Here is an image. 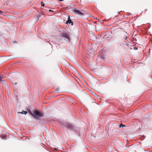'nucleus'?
I'll return each mask as SVG.
<instances>
[{
	"label": "nucleus",
	"instance_id": "nucleus-5",
	"mask_svg": "<svg viewBox=\"0 0 152 152\" xmlns=\"http://www.w3.org/2000/svg\"><path fill=\"white\" fill-rule=\"evenodd\" d=\"M71 23H72V25L73 24V22L70 19V16L69 15L68 16V20L66 22V24H68V23L70 24Z\"/></svg>",
	"mask_w": 152,
	"mask_h": 152
},
{
	"label": "nucleus",
	"instance_id": "nucleus-7",
	"mask_svg": "<svg viewBox=\"0 0 152 152\" xmlns=\"http://www.w3.org/2000/svg\"><path fill=\"white\" fill-rule=\"evenodd\" d=\"M4 77V76H0V83L2 81V79Z\"/></svg>",
	"mask_w": 152,
	"mask_h": 152
},
{
	"label": "nucleus",
	"instance_id": "nucleus-15",
	"mask_svg": "<svg viewBox=\"0 0 152 152\" xmlns=\"http://www.w3.org/2000/svg\"><path fill=\"white\" fill-rule=\"evenodd\" d=\"M60 1H63L64 0H59Z\"/></svg>",
	"mask_w": 152,
	"mask_h": 152
},
{
	"label": "nucleus",
	"instance_id": "nucleus-3",
	"mask_svg": "<svg viewBox=\"0 0 152 152\" xmlns=\"http://www.w3.org/2000/svg\"><path fill=\"white\" fill-rule=\"evenodd\" d=\"M72 9L74 12L76 14L80 15H83L84 14V13H82L80 10L76 9V8H72Z\"/></svg>",
	"mask_w": 152,
	"mask_h": 152
},
{
	"label": "nucleus",
	"instance_id": "nucleus-9",
	"mask_svg": "<svg viewBox=\"0 0 152 152\" xmlns=\"http://www.w3.org/2000/svg\"><path fill=\"white\" fill-rule=\"evenodd\" d=\"M121 126H122V127H125V125H122V124H121L120 125L119 127H121Z\"/></svg>",
	"mask_w": 152,
	"mask_h": 152
},
{
	"label": "nucleus",
	"instance_id": "nucleus-4",
	"mask_svg": "<svg viewBox=\"0 0 152 152\" xmlns=\"http://www.w3.org/2000/svg\"><path fill=\"white\" fill-rule=\"evenodd\" d=\"M63 124L64 126H65L71 129H73L74 128V126L69 124L64 123H63Z\"/></svg>",
	"mask_w": 152,
	"mask_h": 152
},
{
	"label": "nucleus",
	"instance_id": "nucleus-1",
	"mask_svg": "<svg viewBox=\"0 0 152 152\" xmlns=\"http://www.w3.org/2000/svg\"><path fill=\"white\" fill-rule=\"evenodd\" d=\"M30 114L36 118H41L43 115L38 111H29Z\"/></svg>",
	"mask_w": 152,
	"mask_h": 152
},
{
	"label": "nucleus",
	"instance_id": "nucleus-12",
	"mask_svg": "<svg viewBox=\"0 0 152 152\" xmlns=\"http://www.w3.org/2000/svg\"><path fill=\"white\" fill-rule=\"evenodd\" d=\"M3 13V12L0 10V14H2Z\"/></svg>",
	"mask_w": 152,
	"mask_h": 152
},
{
	"label": "nucleus",
	"instance_id": "nucleus-14",
	"mask_svg": "<svg viewBox=\"0 0 152 152\" xmlns=\"http://www.w3.org/2000/svg\"><path fill=\"white\" fill-rule=\"evenodd\" d=\"M13 84L14 85V84H15V85H16V83H13Z\"/></svg>",
	"mask_w": 152,
	"mask_h": 152
},
{
	"label": "nucleus",
	"instance_id": "nucleus-10",
	"mask_svg": "<svg viewBox=\"0 0 152 152\" xmlns=\"http://www.w3.org/2000/svg\"><path fill=\"white\" fill-rule=\"evenodd\" d=\"M58 89H56L54 91V92H58Z\"/></svg>",
	"mask_w": 152,
	"mask_h": 152
},
{
	"label": "nucleus",
	"instance_id": "nucleus-13",
	"mask_svg": "<svg viewBox=\"0 0 152 152\" xmlns=\"http://www.w3.org/2000/svg\"><path fill=\"white\" fill-rule=\"evenodd\" d=\"M49 11L51 12H53V11L51 10H49Z\"/></svg>",
	"mask_w": 152,
	"mask_h": 152
},
{
	"label": "nucleus",
	"instance_id": "nucleus-6",
	"mask_svg": "<svg viewBox=\"0 0 152 152\" xmlns=\"http://www.w3.org/2000/svg\"><path fill=\"white\" fill-rule=\"evenodd\" d=\"M19 113H21L22 114H25V115H26L27 113V112L26 111L23 110L21 113L20 112Z\"/></svg>",
	"mask_w": 152,
	"mask_h": 152
},
{
	"label": "nucleus",
	"instance_id": "nucleus-11",
	"mask_svg": "<svg viewBox=\"0 0 152 152\" xmlns=\"http://www.w3.org/2000/svg\"><path fill=\"white\" fill-rule=\"evenodd\" d=\"M42 6H44L45 4L43 3L42 2H41Z\"/></svg>",
	"mask_w": 152,
	"mask_h": 152
},
{
	"label": "nucleus",
	"instance_id": "nucleus-8",
	"mask_svg": "<svg viewBox=\"0 0 152 152\" xmlns=\"http://www.w3.org/2000/svg\"><path fill=\"white\" fill-rule=\"evenodd\" d=\"M1 138L3 139H6V136L4 135L1 137Z\"/></svg>",
	"mask_w": 152,
	"mask_h": 152
},
{
	"label": "nucleus",
	"instance_id": "nucleus-2",
	"mask_svg": "<svg viewBox=\"0 0 152 152\" xmlns=\"http://www.w3.org/2000/svg\"><path fill=\"white\" fill-rule=\"evenodd\" d=\"M59 35L63 38L69 39L70 38V35L66 32H63L59 34Z\"/></svg>",
	"mask_w": 152,
	"mask_h": 152
}]
</instances>
